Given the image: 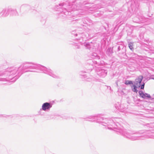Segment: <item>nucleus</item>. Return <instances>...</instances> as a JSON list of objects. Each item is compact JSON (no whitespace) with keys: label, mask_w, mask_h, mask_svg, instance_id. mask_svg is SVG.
<instances>
[{"label":"nucleus","mask_w":154,"mask_h":154,"mask_svg":"<svg viewBox=\"0 0 154 154\" xmlns=\"http://www.w3.org/2000/svg\"><path fill=\"white\" fill-rule=\"evenodd\" d=\"M31 63L27 62L21 65L19 67H13L8 69V71H6L3 73H0V76L4 75L5 77L8 75H11L13 74H19L21 73L23 70L25 68L26 66H27V64H30Z\"/></svg>","instance_id":"f257e3e1"},{"label":"nucleus","mask_w":154,"mask_h":154,"mask_svg":"<svg viewBox=\"0 0 154 154\" xmlns=\"http://www.w3.org/2000/svg\"><path fill=\"white\" fill-rule=\"evenodd\" d=\"M115 131L119 132L122 134L127 137L131 139L132 140H136L138 139V137L134 134L132 133L128 132L126 131L120 129H115Z\"/></svg>","instance_id":"f03ea898"},{"label":"nucleus","mask_w":154,"mask_h":154,"mask_svg":"<svg viewBox=\"0 0 154 154\" xmlns=\"http://www.w3.org/2000/svg\"><path fill=\"white\" fill-rule=\"evenodd\" d=\"M9 14L12 15H17L18 13L16 10L11 8H9L8 9L3 10L0 13V15L2 17H6Z\"/></svg>","instance_id":"7ed1b4c3"},{"label":"nucleus","mask_w":154,"mask_h":154,"mask_svg":"<svg viewBox=\"0 0 154 154\" xmlns=\"http://www.w3.org/2000/svg\"><path fill=\"white\" fill-rule=\"evenodd\" d=\"M41 69L43 71L44 73L48 74L54 78H57L58 77L56 73H54L51 70L45 67L42 66Z\"/></svg>","instance_id":"20e7f679"},{"label":"nucleus","mask_w":154,"mask_h":154,"mask_svg":"<svg viewBox=\"0 0 154 154\" xmlns=\"http://www.w3.org/2000/svg\"><path fill=\"white\" fill-rule=\"evenodd\" d=\"M52 106V104L51 103L46 102L43 104L42 109L45 111H48L50 110Z\"/></svg>","instance_id":"39448f33"},{"label":"nucleus","mask_w":154,"mask_h":154,"mask_svg":"<svg viewBox=\"0 0 154 154\" xmlns=\"http://www.w3.org/2000/svg\"><path fill=\"white\" fill-rule=\"evenodd\" d=\"M143 79V77L142 76H139L138 78L136 79L134 82V85L137 87H140L141 85V83Z\"/></svg>","instance_id":"423d86ee"},{"label":"nucleus","mask_w":154,"mask_h":154,"mask_svg":"<svg viewBox=\"0 0 154 154\" xmlns=\"http://www.w3.org/2000/svg\"><path fill=\"white\" fill-rule=\"evenodd\" d=\"M139 93L140 96L143 98L145 99L146 98H149L150 97V96L149 94L146 93H144L142 91H139Z\"/></svg>","instance_id":"0eeeda50"},{"label":"nucleus","mask_w":154,"mask_h":154,"mask_svg":"<svg viewBox=\"0 0 154 154\" xmlns=\"http://www.w3.org/2000/svg\"><path fill=\"white\" fill-rule=\"evenodd\" d=\"M96 117L92 116H90L88 117V120L89 121H94V120H93V119H95Z\"/></svg>","instance_id":"6e6552de"},{"label":"nucleus","mask_w":154,"mask_h":154,"mask_svg":"<svg viewBox=\"0 0 154 154\" xmlns=\"http://www.w3.org/2000/svg\"><path fill=\"white\" fill-rule=\"evenodd\" d=\"M133 88L132 89V91L134 92L137 93V90L136 88H138L139 87H137V86L134 85H133Z\"/></svg>","instance_id":"1a4fd4ad"},{"label":"nucleus","mask_w":154,"mask_h":154,"mask_svg":"<svg viewBox=\"0 0 154 154\" xmlns=\"http://www.w3.org/2000/svg\"><path fill=\"white\" fill-rule=\"evenodd\" d=\"M128 45L130 49L132 50L133 49V43L131 42H130L128 44Z\"/></svg>","instance_id":"9d476101"},{"label":"nucleus","mask_w":154,"mask_h":154,"mask_svg":"<svg viewBox=\"0 0 154 154\" xmlns=\"http://www.w3.org/2000/svg\"><path fill=\"white\" fill-rule=\"evenodd\" d=\"M125 84L126 85H129L133 83L132 81L127 80L125 82Z\"/></svg>","instance_id":"9b49d317"},{"label":"nucleus","mask_w":154,"mask_h":154,"mask_svg":"<svg viewBox=\"0 0 154 154\" xmlns=\"http://www.w3.org/2000/svg\"><path fill=\"white\" fill-rule=\"evenodd\" d=\"M5 80H7L5 78H0V81H5Z\"/></svg>","instance_id":"f8f14e48"},{"label":"nucleus","mask_w":154,"mask_h":154,"mask_svg":"<svg viewBox=\"0 0 154 154\" xmlns=\"http://www.w3.org/2000/svg\"><path fill=\"white\" fill-rule=\"evenodd\" d=\"M144 85H145V84L144 83H143V84L141 86V88H140L141 89H143L144 88Z\"/></svg>","instance_id":"ddd939ff"},{"label":"nucleus","mask_w":154,"mask_h":154,"mask_svg":"<svg viewBox=\"0 0 154 154\" xmlns=\"http://www.w3.org/2000/svg\"><path fill=\"white\" fill-rule=\"evenodd\" d=\"M79 74L81 75H84H84H82V72H80L79 73Z\"/></svg>","instance_id":"4468645a"},{"label":"nucleus","mask_w":154,"mask_h":154,"mask_svg":"<svg viewBox=\"0 0 154 154\" xmlns=\"http://www.w3.org/2000/svg\"><path fill=\"white\" fill-rule=\"evenodd\" d=\"M108 51H112V49L111 48H109L108 50H107Z\"/></svg>","instance_id":"2eb2a0df"},{"label":"nucleus","mask_w":154,"mask_h":154,"mask_svg":"<svg viewBox=\"0 0 154 154\" xmlns=\"http://www.w3.org/2000/svg\"><path fill=\"white\" fill-rule=\"evenodd\" d=\"M109 128V129H111V128Z\"/></svg>","instance_id":"dca6fc26"}]
</instances>
